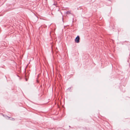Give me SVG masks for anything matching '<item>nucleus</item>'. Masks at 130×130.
I'll use <instances>...</instances> for the list:
<instances>
[{
	"mask_svg": "<svg viewBox=\"0 0 130 130\" xmlns=\"http://www.w3.org/2000/svg\"><path fill=\"white\" fill-rule=\"evenodd\" d=\"M71 87H70L68 88V89H69V90L70 89H71Z\"/></svg>",
	"mask_w": 130,
	"mask_h": 130,
	"instance_id": "obj_4",
	"label": "nucleus"
},
{
	"mask_svg": "<svg viewBox=\"0 0 130 130\" xmlns=\"http://www.w3.org/2000/svg\"><path fill=\"white\" fill-rule=\"evenodd\" d=\"M10 120H12L14 121V120H15V119L14 118H11L10 119Z\"/></svg>",
	"mask_w": 130,
	"mask_h": 130,
	"instance_id": "obj_3",
	"label": "nucleus"
},
{
	"mask_svg": "<svg viewBox=\"0 0 130 130\" xmlns=\"http://www.w3.org/2000/svg\"><path fill=\"white\" fill-rule=\"evenodd\" d=\"M62 20L63 21V18H62Z\"/></svg>",
	"mask_w": 130,
	"mask_h": 130,
	"instance_id": "obj_5",
	"label": "nucleus"
},
{
	"mask_svg": "<svg viewBox=\"0 0 130 130\" xmlns=\"http://www.w3.org/2000/svg\"><path fill=\"white\" fill-rule=\"evenodd\" d=\"M80 38L78 36H77L75 39V42L77 43H78L79 42Z\"/></svg>",
	"mask_w": 130,
	"mask_h": 130,
	"instance_id": "obj_1",
	"label": "nucleus"
},
{
	"mask_svg": "<svg viewBox=\"0 0 130 130\" xmlns=\"http://www.w3.org/2000/svg\"><path fill=\"white\" fill-rule=\"evenodd\" d=\"M67 14H71V11H67Z\"/></svg>",
	"mask_w": 130,
	"mask_h": 130,
	"instance_id": "obj_2",
	"label": "nucleus"
},
{
	"mask_svg": "<svg viewBox=\"0 0 130 130\" xmlns=\"http://www.w3.org/2000/svg\"><path fill=\"white\" fill-rule=\"evenodd\" d=\"M26 81H27V79H26Z\"/></svg>",
	"mask_w": 130,
	"mask_h": 130,
	"instance_id": "obj_6",
	"label": "nucleus"
}]
</instances>
